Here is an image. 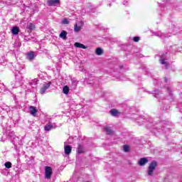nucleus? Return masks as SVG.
<instances>
[{"label":"nucleus","mask_w":182,"mask_h":182,"mask_svg":"<svg viewBox=\"0 0 182 182\" xmlns=\"http://www.w3.org/2000/svg\"><path fill=\"white\" fill-rule=\"evenodd\" d=\"M136 122L139 126H142L146 123V129H153V133L155 136H157V132L159 133H166L167 132L166 127L163 126V122L157 123L151 117L147 118L143 115H139L136 118Z\"/></svg>","instance_id":"nucleus-1"},{"label":"nucleus","mask_w":182,"mask_h":182,"mask_svg":"<svg viewBox=\"0 0 182 182\" xmlns=\"http://www.w3.org/2000/svg\"><path fill=\"white\" fill-rule=\"evenodd\" d=\"M9 137H10V140L11 141V143L14 145V146H18V144L19 146H22V144H23L22 143V139H19V137L16 136V135H15V134L14 132H11L9 134Z\"/></svg>","instance_id":"nucleus-2"},{"label":"nucleus","mask_w":182,"mask_h":182,"mask_svg":"<svg viewBox=\"0 0 182 182\" xmlns=\"http://www.w3.org/2000/svg\"><path fill=\"white\" fill-rule=\"evenodd\" d=\"M159 166V164L156 161H152L151 164H149L148 167V171L147 174L148 176H153L154 173V170H156V168Z\"/></svg>","instance_id":"nucleus-3"},{"label":"nucleus","mask_w":182,"mask_h":182,"mask_svg":"<svg viewBox=\"0 0 182 182\" xmlns=\"http://www.w3.org/2000/svg\"><path fill=\"white\" fill-rule=\"evenodd\" d=\"M52 174H53L52 167L45 166V178H47V180H50Z\"/></svg>","instance_id":"nucleus-4"},{"label":"nucleus","mask_w":182,"mask_h":182,"mask_svg":"<svg viewBox=\"0 0 182 182\" xmlns=\"http://www.w3.org/2000/svg\"><path fill=\"white\" fill-rule=\"evenodd\" d=\"M166 55H167V53L160 55L159 62L161 65H164L165 69H168L169 63L168 62H167V58H166Z\"/></svg>","instance_id":"nucleus-5"},{"label":"nucleus","mask_w":182,"mask_h":182,"mask_svg":"<svg viewBox=\"0 0 182 182\" xmlns=\"http://www.w3.org/2000/svg\"><path fill=\"white\" fill-rule=\"evenodd\" d=\"M16 82L14 84V87H19L22 86V80L23 77H22V75L21 74H17L15 75Z\"/></svg>","instance_id":"nucleus-6"},{"label":"nucleus","mask_w":182,"mask_h":182,"mask_svg":"<svg viewBox=\"0 0 182 182\" xmlns=\"http://www.w3.org/2000/svg\"><path fill=\"white\" fill-rule=\"evenodd\" d=\"M50 85H52L51 82H44L40 90L41 95H45L46 93V90L50 87Z\"/></svg>","instance_id":"nucleus-7"},{"label":"nucleus","mask_w":182,"mask_h":182,"mask_svg":"<svg viewBox=\"0 0 182 182\" xmlns=\"http://www.w3.org/2000/svg\"><path fill=\"white\" fill-rule=\"evenodd\" d=\"M154 36H158V38H161V39H166V38H168L169 36L164 33H161V31L153 32Z\"/></svg>","instance_id":"nucleus-8"},{"label":"nucleus","mask_w":182,"mask_h":182,"mask_svg":"<svg viewBox=\"0 0 182 182\" xmlns=\"http://www.w3.org/2000/svg\"><path fill=\"white\" fill-rule=\"evenodd\" d=\"M82 26H83V21H79L77 23H75L74 26L75 32H80V31H82Z\"/></svg>","instance_id":"nucleus-9"},{"label":"nucleus","mask_w":182,"mask_h":182,"mask_svg":"<svg viewBox=\"0 0 182 182\" xmlns=\"http://www.w3.org/2000/svg\"><path fill=\"white\" fill-rule=\"evenodd\" d=\"M48 4V6H56L60 4V0H49Z\"/></svg>","instance_id":"nucleus-10"},{"label":"nucleus","mask_w":182,"mask_h":182,"mask_svg":"<svg viewBox=\"0 0 182 182\" xmlns=\"http://www.w3.org/2000/svg\"><path fill=\"white\" fill-rule=\"evenodd\" d=\"M86 152V149H85V147L78 144L77 148V153L78 154H82V153H85Z\"/></svg>","instance_id":"nucleus-11"},{"label":"nucleus","mask_w":182,"mask_h":182,"mask_svg":"<svg viewBox=\"0 0 182 182\" xmlns=\"http://www.w3.org/2000/svg\"><path fill=\"white\" fill-rule=\"evenodd\" d=\"M149 163V159L147 158H141L138 162V164L139 166H145V164H147Z\"/></svg>","instance_id":"nucleus-12"},{"label":"nucleus","mask_w":182,"mask_h":182,"mask_svg":"<svg viewBox=\"0 0 182 182\" xmlns=\"http://www.w3.org/2000/svg\"><path fill=\"white\" fill-rule=\"evenodd\" d=\"M64 151H65V154L69 156V154H70V153H72V146H70L69 145L65 146Z\"/></svg>","instance_id":"nucleus-13"},{"label":"nucleus","mask_w":182,"mask_h":182,"mask_svg":"<svg viewBox=\"0 0 182 182\" xmlns=\"http://www.w3.org/2000/svg\"><path fill=\"white\" fill-rule=\"evenodd\" d=\"M77 83H79L77 80H76L75 78L72 80L71 89H73V90H76V87L77 86Z\"/></svg>","instance_id":"nucleus-14"},{"label":"nucleus","mask_w":182,"mask_h":182,"mask_svg":"<svg viewBox=\"0 0 182 182\" xmlns=\"http://www.w3.org/2000/svg\"><path fill=\"white\" fill-rule=\"evenodd\" d=\"M30 113L32 114V116H36V113H38V109H36V107L33 106H31L29 107Z\"/></svg>","instance_id":"nucleus-15"},{"label":"nucleus","mask_w":182,"mask_h":182,"mask_svg":"<svg viewBox=\"0 0 182 182\" xmlns=\"http://www.w3.org/2000/svg\"><path fill=\"white\" fill-rule=\"evenodd\" d=\"M27 59H28V60H33V59H35V53H33V51H31L27 53Z\"/></svg>","instance_id":"nucleus-16"},{"label":"nucleus","mask_w":182,"mask_h":182,"mask_svg":"<svg viewBox=\"0 0 182 182\" xmlns=\"http://www.w3.org/2000/svg\"><path fill=\"white\" fill-rule=\"evenodd\" d=\"M11 33L13 35H18V33H19V27L18 26H14L11 28Z\"/></svg>","instance_id":"nucleus-17"},{"label":"nucleus","mask_w":182,"mask_h":182,"mask_svg":"<svg viewBox=\"0 0 182 182\" xmlns=\"http://www.w3.org/2000/svg\"><path fill=\"white\" fill-rule=\"evenodd\" d=\"M68 36V32H66L65 31H63L60 33V38H61L62 39H64V41H66L67 38L66 37Z\"/></svg>","instance_id":"nucleus-18"},{"label":"nucleus","mask_w":182,"mask_h":182,"mask_svg":"<svg viewBox=\"0 0 182 182\" xmlns=\"http://www.w3.org/2000/svg\"><path fill=\"white\" fill-rule=\"evenodd\" d=\"M105 132H106L107 134L112 136V134H113V130H112V128L109 127H106L105 128Z\"/></svg>","instance_id":"nucleus-19"},{"label":"nucleus","mask_w":182,"mask_h":182,"mask_svg":"<svg viewBox=\"0 0 182 182\" xmlns=\"http://www.w3.org/2000/svg\"><path fill=\"white\" fill-rule=\"evenodd\" d=\"M74 46H75V48H80L81 49H87L86 46H85L80 43H75L74 44Z\"/></svg>","instance_id":"nucleus-20"},{"label":"nucleus","mask_w":182,"mask_h":182,"mask_svg":"<svg viewBox=\"0 0 182 182\" xmlns=\"http://www.w3.org/2000/svg\"><path fill=\"white\" fill-rule=\"evenodd\" d=\"M35 162V159H33V156H31L27 159V164L28 166H32L33 163Z\"/></svg>","instance_id":"nucleus-21"},{"label":"nucleus","mask_w":182,"mask_h":182,"mask_svg":"<svg viewBox=\"0 0 182 182\" xmlns=\"http://www.w3.org/2000/svg\"><path fill=\"white\" fill-rule=\"evenodd\" d=\"M109 113L112 114V116H114V117H116V116L119 114V111H117V109H112L109 111Z\"/></svg>","instance_id":"nucleus-22"},{"label":"nucleus","mask_w":182,"mask_h":182,"mask_svg":"<svg viewBox=\"0 0 182 182\" xmlns=\"http://www.w3.org/2000/svg\"><path fill=\"white\" fill-rule=\"evenodd\" d=\"M69 87L68 85H65L63 88V93H64V95H69Z\"/></svg>","instance_id":"nucleus-23"},{"label":"nucleus","mask_w":182,"mask_h":182,"mask_svg":"<svg viewBox=\"0 0 182 182\" xmlns=\"http://www.w3.org/2000/svg\"><path fill=\"white\" fill-rule=\"evenodd\" d=\"M152 95H154V97H159V95H161V92L159 90H155L153 91Z\"/></svg>","instance_id":"nucleus-24"},{"label":"nucleus","mask_w":182,"mask_h":182,"mask_svg":"<svg viewBox=\"0 0 182 182\" xmlns=\"http://www.w3.org/2000/svg\"><path fill=\"white\" fill-rule=\"evenodd\" d=\"M27 29H29V31H33V29H35V24L29 23L27 25Z\"/></svg>","instance_id":"nucleus-25"},{"label":"nucleus","mask_w":182,"mask_h":182,"mask_svg":"<svg viewBox=\"0 0 182 182\" xmlns=\"http://www.w3.org/2000/svg\"><path fill=\"white\" fill-rule=\"evenodd\" d=\"M95 53L98 55H103V49L101 48H97L95 50Z\"/></svg>","instance_id":"nucleus-26"},{"label":"nucleus","mask_w":182,"mask_h":182,"mask_svg":"<svg viewBox=\"0 0 182 182\" xmlns=\"http://www.w3.org/2000/svg\"><path fill=\"white\" fill-rule=\"evenodd\" d=\"M53 127V124H46L44 127L46 132H50V129Z\"/></svg>","instance_id":"nucleus-27"},{"label":"nucleus","mask_w":182,"mask_h":182,"mask_svg":"<svg viewBox=\"0 0 182 182\" xmlns=\"http://www.w3.org/2000/svg\"><path fill=\"white\" fill-rule=\"evenodd\" d=\"M4 166L6 168H12V163L7 161L4 164Z\"/></svg>","instance_id":"nucleus-28"},{"label":"nucleus","mask_w":182,"mask_h":182,"mask_svg":"<svg viewBox=\"0 0 182 182\" xmlns=\"http://www.w3.org/2000/svg\"><path fill=\"white\" fill-rule=\"evenodd\" d=\"M124 151L127 152L130 150V147H129V145H124Z\"/></svg>","instance_id":"nucleus-29"},{"label":"nucleus","mask_w":182,"mask_h":182,"mask_svg":"<svg viewBox=\"0 0 182 182\" xmlns=\"http://www.w3.org/2000/svg\"><path fill=\"white\" fill-rule=\"evenodd\" d=\"M62 23H63V25H68L69 21H68V18H64V19L62 21Z\"/></svg>","instance_id":"nucleus-30"},{"label":"nucleus","mask_w":182,"mask_h":182,"mask_svg":"<svg viewBox=\"0 0 182 182\" xmlns=\"http://www.w3.org/2000/svg\"><path fill=\"white\" fill-rule=\"evenodd\" d=\"M133 41H134V42H139V41H140V37L135 36V37H134Z\"/></svg>","instance_id":"nucleus-31"},{"label":"nucleus","mask_w":182,"mask_h":182,"mask_svg":"<svg viewBox=\"0 0 182 182\" xmlns=\"http://www.w3.org/2000/svg\"><path fill=\"white\" fill-rule=\"evenodd\" d=\"M95 83H96V85H100V79L96 77V78H95Z\"/></svg>","instance_id":"nucleus-32"},{"label":"nucleus","mask_w":182,"mask_h":182,"mask_svg":"<svg viewBox=\"0 0 182 182\" xmlns=\"http://www.w3.org/2000/svg\"><path fill=\"white\" fill-rule=\"evenodd\" d=\"M166 89L169 93V96H173V93L171 92V90H170V87H167Z\"/></svg>","instance_id":"nucleus-33"},{"label":"nucleus","mask_w":182,"mask_h":182,"mask_svg":"<svg viewBox=\"0 0 182 182\" xmlns=\"http://www.w3.org/2000/svg\"><path fill=\"white\" fill-rule=\"evenodd\" d=\"M178 31V28H176L173 29V35H176L177 33V31Z\"/></svg>","instance_id":"nucleus-34"},{"label":"nucleus","mask_w":182,"mask_h":182,"mask_svg":"<svg viewBox=\"0 0 182 182\" xmlns=\"http://www.w3.org/2000/svg\"><path fill=\"white\" fill-rule=\"evenodd\" d=\"M128 4H129V2L126 1H124V2H123V5H127Z\"/></svg>","instance_id":"nucleus-35"},{"label":"nucleus","mask_w":182,"mask_h":182,"mask_svg":"<svg viewBox=\"0 0 182 182\" xmlns=\"http://www.w3.org/2000/svg\"><path fill=\"white\" fill-rule=\"evenodd\" d=\"M164 81H165V83H167L168 82V79L165 77Z\"/></svg>","instance_id":"nucleus-36"},{"label":"nucleus","mask_w":182,"mask_h":182,"mask_svg":"<svg viewBox=\"0 0 182 182\" xmlns=\"http://www.w3.org/2000/svg\"><path fill=\"white\" fill-rule=\"evenodd\" d=\"M15 150H18V145H14Z\"/></svg>","instance_id":"nucleus-37"},{"label":"nucleus","mask_w":182,"mask_h":182,"mask_svg":"<svg viewBox=\"0 0 182 182\" xmlns=\"http://www.w3.org/2000/svg\"><path fill=\"white\" fill-rule=\"evenodd\" d=\"M30 86H32L33 85V82H29Z\"/></svg>","instance_id":"nucleus-38"},{"label":"nucleus","mask_w":182,"mask_h":182,"mask_svg":"<svg viewBox=\"0 0 182 182\" xmlns=\"http://www.w3.org/2000/svg\"><path fill=\"white\" fill-rule=\"evenodd\" d=\"M24 41H26L28 42V39L27 38H25Z\"/></svg>","instance_id":"nucleus-39"},{"label":"nucleus","mask_w":182,"mask_h":182,"mask_svg":"<svg viewBox=\"0 0 182 182\" xmlns=\"http://www.w3.org/2000/svg\"><path fill=\"white\" fill-rule=\"evenodd\" d=\"M109 6H112V4H109Z\"/></svg>","instance_id":"nucleus-40"}]
</instances>
